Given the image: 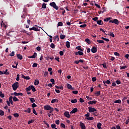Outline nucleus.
I'll list each match as a JSON object with an SVG mask.
<instances>
[{
    "mask_svg": "<svg viewBox=\"0 0 129 129\" xmlns=\"http://www.w3.org/2000/svg\"><path fill=\"white\" fill-rule=\"evenodd\" d=\"M26 90L27 92L28 91H30V90H32L33 92H36V89L35 88V87H34V86L33 85L29 86L28 87L26 88Z\"/></svg>",
    "mask_w": 129,
    "mask_h": 129,
    "instance_id": "obj_1",
    "label": "nucleus"
},
{
    "mask_svg": "<svg viewBox=\"0 0 129 129\" xmlns=\"http://www.w3.org/2000/svg\"><path fill=\"white\" fill-rule=\"evenodd\" d=\"M12 88H13V90L16 91L18 88H19V82H16L12 85Z\"/></svg>",
    "mask_w": 129,
    "mask_h": 129,
    "instance_id": "obj_2",
    "label": "nucleus"
},
{
    "mask_svg": "<svg viewBox=\"0 0 129 129\" xmlns=\"http://www.w3.org/2000/svg\"><path fill=\"white\" fill-rule=\"evenodd\" d=\"M49 6L52 7L53 9H55L56 10L59 9V8L58 7V6H57V5H56V3H55V2H52L50 3Z\"/></svg>",
    "mask_w": 129,
    "mask_h": 129,
    "instance_id": "obj_3",
    "label": "nucleus"
},
{
    "mask_svg": "<svg viewBox=\"0 0 129 129\" xmlns=\"http://www.w3.org/2000/svg\"><path fill=\"white\" fill-rule=\"evenodd\" d=\"M89 112L95 113V111H97V110L95 108H92V107H88Z\"/></svg>",
    "mask_w": 129,
    "mask_h": 129,
    "instance_id": "obj_4",
    "label": "nucleus"
},
{
    "mask_svg": "<svg viewBox=\"0 0 129 129\" xmlns=\"http://www.w3.org/2000/svg\"><path fill=\"white\" fill-rule=\"evenodd\" d=\"M63 115H64V116L68 118H70L71 116V115L69 114V111H66L64 113H63Z\"/></svg>",
    "mask_w": 129,
    "mask_h": 129,
    "instance_id": "obj_5",
    "label": "nucleus"
},
{
    "mask_svg": "<svg viewBox=\"0 0 129 129\" xmlns=\"http://www.w3.org/2000/svg\"><path fill=\"white\" fill-rule=\"evenodd\" d=\"M32 30H33V31H35V32H39V31H40V29L36 27H33L32 28H29L30 31H32Z\"/></svg>",
    "mask_w": 129,
    "mask_h": 129,
    "instance_id": "obj_6",
    "label": "nucleus"
},
{
    "mask_svg": "<svg viewBox=\"0 0 129 129\" xmlns=\"http://www.w3.org/2000/svg\"><path fill=\"white\" fill-rule=\"evenodd\" d=\"M103 83L104 84V86H107V85L106 84H110L111 82L110 81L107 80V81H103Z\"/></svg>",
    "mask_w": 129,
    "mask_h": 129,
    "instance_id": "obj_7",
    "label": "nucleus"
},
{
    "mask_svg": "<svg viewBox=\"0 0 129 129\" xmlns=\"http://www.w3.org/2000/svg\"><path fill=\"white\" fill-rule=\"evenodd\" d=\"M51 108L52 107H51V106L49 105H46L44 106V109H45V110H50V109H51Z\"/></svg>",
    "mask_w": 129,
    "mask_h": 129,
    "instance_id": "obj_8",
    "label": "nucleus"
},
{
    "mask_svg": "<svg viewBox=\"0 0 129 129\" xmlns=\"http://www.w3.org/2000/svg\"><path fill=\"white\" fill-rule=\"evenodd\" d=\"M78 111V109L77 108H74L72 111L70 112V114H72V113H76Z\"/></svg>",
    "mask_w": 129,
    "mask_h": 129,
    "instance_id": "obj_9",
    "label": "nucleus"
},
{
    "mask_svg": "<svg viewBox=\"0 0 129 129\" xmlns=\"http://www.w3.org/2000/svg\"><path fill=\"white\" fill-rule=\"evenodd\" d=\"M91 52L92 53H96V52H97V47H96L95 46H93L92 48H91Z\"/></svg>",
    "mask_w": 129,
    "mask_h": 129,
    "instance_id": "obj_10",
    "label": "nucleus"
},
{
    "mask_svg": "<svg viewBox=\"0 0 129 129\" xmlns=\"http://www.w3.org/2000/svg\"><path fill=\"white\" fill-rule=\"evenodd\" d=\"M26 13H27V12L26 11L25 9L23 10V15L21 16V18H23V19H25L26 18V17H27V14H26Z\"/></svg>",
    "mask_w": 129,
    "mask_h": 129,
    "instance_id": "obj_11",
    "label": "nucleus"
},
{
    "mask_svg": "<svg viewBox=\"0 0 129 129\" xmlns=\"http://www.w3.org/2000/svg\"><path fill=\"white\" fill-rule=\"evenodd\" d=\"M80 126L81 127V129H85V128H86V127L85 126V124H84V123H82V122H80Z\"/></svg>",
    "mask_w": 129,
    "mask_h": 129,
    "instance_id": "obj_12",
    "label": "nucleus"
},
{
    "mask_svg": "<svg viewBox=\"0 0 129 129\" xmlns=\"http://www.w3.org/2000/svg\"><path fill=\"white\" fill-rule=\"evenodd\" d=\"M75 54L77 56L78 55H80V56L84 55V53L81 51H78V52H75Z\"/></svg>",
    "mask_w": 129,
    "mask_h": 129,
    "instance_id": "obj_13",
    "label": "nucleus"
},
{
    "mask_svg": "<svg viewBox=\"0 0 129 129\" xmlns=\"http://www.w3.org/2000/svg\"><path fill=\"white\" fill-rule=\"evenodd\" d=\"M96 103H97V101L96 100L90 101L88 102V104H96Z\"/></svg>",
    "mask_w": 129,
    "mask_h": 129,
    "instance_id": "obj_14",
    "label": "nucleus"
},
{
    "mask_svg": "<svg viewBox=\"0 0 129 129\" xmlns=\"http://www.w3.org/2000/svg\"><path fill=\"white\" fill-rule=\"evenodd\" d=\"M36 56H37V53L34 52L32 56H28V58H29V59H31V58L34 59L36 57Z\"/></svg>",
    "mask_w": 129,
    "mask_h": 129,
    "instance_id": "obj_15",
    "label": "nucleus"
},
{
    "mask_svg": "<svg viewBox=\"0 0 129 129\" xmlns=\"http://www.w3.org/2000/svg\"><path fill=\"white\" fill-rule=\"evenodd\" d=\"M14 95H15V96H19L20 95L21 96H23V93H22L14 92Z\"/></svg>",
    "mask_w": 129,
    "mask_h": 129,
    "instance_id": "obj_16",
    "label": "nucleus"
},
{
    "mask_svg": "<svg viewBox=\"0 0 129 129\" xmlns=\"http://www.w3.org/2000/svg\"><path fill=\"white\" fill-rule=\"evenodd\" d=\"M17 57L18 59H19V60H23V56L20 54H17Z\"/></svg>",
    "mask_w": 129,
    "mask_h": 129,
    "instance_id": "obj_17",
    "label": "nucleus"
},
{
    "mask_svg": "<svg viewBox=\"0 0 129 129\" xmlns=\"http://www.w3.org/2000/svg\"><path fill=\"white\" fill-rule=\"evenodd\" d=\"M13 96H10L9 97V102H10L11 104H12V105H13L14 104V102H13Z\"/></svg>",
    "mask_w": 129,
    "mask_h": 129,
    "instance_id": "obj_18",
    "label": "nucleus"
},
{
    "mask_svg": "<svg viewBox=\"0 0 129 129\" xmlns=\"http://www.w3.org/2000/svg\"><path fill=\"white\" fill-rule=\"evenodd\" d=\"M113 23L115 24V25H118L119 24V21L117 19H114Z\"/></svg>",
    "mask_w": 129,
    "mask_h": 129,
    "instance_id": "obj_19",
    "label": "nucleus"
},
{
    "mask_svg": "<svg viewBox=\"0 0 129 129\" xmlns=\"http://www.w3.org/2000/svg\"><path fill=\"white\" fill-rule=\"evenodd\" d=\"M97 24L98 25H103V21L102 20H98L97 21Z\"/></svg>",
    "mask_w": 129,
    "mask_h": 129,
    "instance_id": "obj_20",
    "label": "nucleus"
},
{
    "mask_svg": "<svg viewBox=\"0 0 129 129\" xmlns=\"http://www.w3.org/2000/svg\"><path fill=\"white\" fill-rule=\"evenodd\" d=\"M76 48L77 50H79V51H81V52H83V49H82L81 46H77Z\"/></svg>",
    "mask_w": 129,
    "mask_h": 129,
    "instance_id": "obj_21",
    "label": "nucleus"
},
{
    "mask_svg": "<svg viewBox=\"0 0 129 129\" xmlns=\"http://www.w3.org/2000/svg\"><path fill=\"white\" fill-rule=\"evenodd\" d=\"M101 125H102V124H101V123H100V122H99V123H98V124L97 125V127L98 129H102V128H101Z\"/></svg>",
    "mask_w": 129,
    "mask_h": 129,
    "instance_id": "obj_22",
    "label": "nucleus"
},
{
    "mask_svg": "<svg viewBox=\"0 0 129 129\" xmlns=\"http://www.w3.org/2000/svg\"><path fill=\"white\" fill-rule=\"evenodd\" d=\"M24 112H27V113H31V108H28L27 109L25 110Z\"/></svg>",
    "mask_w": 129,
    "mask_h": 129,
    "instance_id": "obj_23",
    "label": "nucleus"
},
{
    "mask_svg": "<svg viewBox=\"0 0 129 129\" xmlns=\"http://www.w3.org/2000/svg\"><path fill=\"white\" fill-rule=\"evenodd\" d=\"M55 88H57V89H60L61 90H63V86L59 87L57 85H55Z\"/></svg>",
    "mask_w": 129,
    "mask_h": 129,
    "instance_id": "obj_24",
    "label": "nucleus"
},
{
    "mask_svg": "<svg viewBox=\"0 0 129 129\" xmlns=\"http://www.w3.org/2000/svg\"><path fill=\"white\" fill-rule=\"evenodd\" d=\"M39 83H40V81L38 80H35L34 81V85H39Z\"/></svg>",
    "mask_w": 129,
    "mask_h": 129,
    "instance_id": "obj_25",
    "label": "nucleus"
},
{
    "mask_svg": "<svg viewBox=\"0 0 129 129\" xmlns=\"http://www.w3.org/2000/svg\"><path fill=\"white\" fill-rule=\"evenodd\" d=\"M65 38H66V36L65 35H63V34L60 35V38L61 39V40H64Z\"/></svg>",
    "mask_w": 129,
    "mask_h": 129,
    "instance_id": "obj_26",
    "label": "nucleus"
},
{
    "mask_svg": "<svg viewBox=\"0 0 129 129\" xmlns=\"http://www.w3.org/2000/svg\"><path fill=\"white\" fill-rule=\"evenodd\" d=\"M55 102H58V99H53L51 101V103H55Z\"/></svg>",
    "mask_w": 129,
    "mask_h": 129,
    "instance_id": "obj_27",
    "label": "nucleus"
},
{
    "mask_svg": "<svg viewBox=\"0 0 129 129\" xmlns=\"http://www.w3.org/2000/svg\"><path fill=\"white\" fill-rule=\"evenodd\" d=\"M12 98H13V101L14 102L19 101V99H18V98H17V97L16 96L13 97Z\"/></svg>",
    "mask_w": 129,
    "mask_h": 129,
    "instance_id": "obj_28",
    "label": "nucleus"
},
{
    "mask_svg": "<svg viewBox=\"0 0 129 129\" xmlns=\"http://www.w3.org/2000/svg\"><path fill=\"white\" fill-rule=\"evenodd\" d=\"M114 103H121V100L120 99L115 100Z\"/></svg>",
    "mask_w": 129,
    "mask_h": 129,
    "instance_id": "obj_29",
    "label": "nucleus"
},
{
    "mask_svg": "<svg viewBox=\"0 0 129 129\" xmlns=\"http://www.w3.org/2000/svg\"><path fill=\"white\" fill-rule=\"evenodd\" d=\"M67 87V88H68V89H71V90L73 89H72V86L69 84H68Z\"/></svg>",
    "mask_w": 129,
    "mask_h": 129,
    "instance_id": "obj_30",
    "label": "nucleus"
},
{
    "mask_svg": "<svg viewBox=\"0 0 129 129\" xmlns=\"http://www.w3.org/2000/svg\"><path fill=\"white\" fill-rule=\"evenodd\" d=\"M66 46L68 48H70V42L69 41H67Z\"/></svg>",
    "mask_w": 129,
    "mask_h": 129,
    "instance_id": "obj_31",
    "label": "nucleus"
},
{
    "mask_svg": "<svg viewBox=\"0 0 129 129\" xmlns=\"http://www.w3.org/2000/svg\"><path fill=\"white\" fill-rule=\"evenodd\" d=\"M71 102H72V103H76L77 102V99H72L71 101Z\"/></svg>",
    "mask_w": 129,
    "mask_h": 129,
    "instance_id": "obj_32",
    "label": "nucleus"
},
{
    "mask_svg": "<svg viewBox=\"0 0 129 129\" xmlns=\"http://www.w3.org/2000/svg\"><path fill=\"white\" fill-rule=\"evenodd\" d=\"M86 119H87V120H93L94 118L93 117H88L86 118Z\"/></svg>",
    "mask_w": 129,
    "mask_h": 129,
    "instance_id": "obj_33",
    "label": "nucleus"
},
{
    "mask_svg": "<svg viewBox=\"0 0 129 129\" xmlns=\"http://www.w3.org/2000/svg\"><path fill=\"white\" fill-rule=\"evenodd\" d=\"M13 115H14V117H19L20 116V115L18 113H14Z\"/></svg>",
    "mask_w": 129,
    "mask_h": 129,
    "instance_id": "obj_34",
    "label": "nucleus"
},
{
    "mask_svg": "<svg viewBox=\"0 0 129 129\" xmlns=\"http://www.w3.org/2000/svg\"><path fill=\"white\" fill-rule=\"evenodd\" d=\"M115 83L116 84H117L118 85H119V84H121V82H120V80H117L115 81Z\"/></svg>",
    "mask_w": 129,
    "mask_h": 129,
    "instance_id": "obj_35",
    "label": "nucleus"
},
{
    "mask_svg": "<svg viewBox=\"0 0 129 129\" xmlns=\"http://www.w3.org/2000/svg\"><path fill=\"white\" fill-rule=\"evenodd\" d=\"M0 115H1V116L5 115V112L2 110H0Z\"/></svg>",
    "mask_w": 129,
    "mask_h": 129,
    "instance_id": "obj_36",
    "label": "nucleus"
},
{
    "mask_svg": "<svg viewBox=\"0 0 129 129\" xmlns=\"http://www.w3.org/2000/svg\"><path fill=\"white\" fill-rule=\"evenodd\" d=\"M97 42H98V43H99V44H101V43L104 44V41L103 40H97Z\"/></svg>",
    "mask_w": 129,
    "mask_h": 129,
    "instance_id": "obj_37",
    "label": "nucleus"
},
{
    "mask_svg": "<svg viewBox=\"0 0 129 129\" xmlns=\"http://www.w3.org/2000/svg\"><path fill=\"white\" fill-rule=\"evenodd\" d=\"M101 92L100 91L96 92V93L95 94L96 96H99L100 95Z\"/></svg>",
    "mask_w": 129,
    "mask_h": 129,
    "instance_id": "obj_38",
    "label": "nucleus"
},
{
    "mask_svg": "<svg viewBox=\"0 0 129 129\" xmlns=\"http://www.w3.org/2000/svg\"><path fill=\"white\" fill-rule=\"evenodd\" d=\"M0 97H1L2 98H4V97H5V94H3L2 91H0Z\"/></svg>",
    "mask_w": 129,
    "mask_h": 129,
    "instance_id": "obj_39",
    "label": "nucleus"
},
{
    "mask_svg": "<svg viewBox=\"0 0 129 129\" xmlns=\"http://www.w3.org/2000/svg\"><path fill=\"white\" fill-rule=\"evenodd\" d=\"M108 36H110V37H112V38H114L115 36L113 33L110 32V34H108Z\"/></svg>",
    "mask_w": 129,
    "mask_h": 129,
    "instance_id": "obj_40",
    "label": "nucleus"
},
{
    "mask_svg": "<svg viewBox=\"0 0 129 129\" xmlns=\"http://www.w3.org/2000/svg\"><path fill=\"white\" fill-rule=\"evenodd\" d=\"M85 42H87V43H88V44H91V41H90V40L88 38H86L85 39Z\"/></svg>",
    "mask_w": 129,
    "mask_h": 129,
    "instance_id": "obj_41",
    "label": "nucleus"
},
{
    "mask_svg": "<svg viewBox=\"0 0 129 129\" xmlns=\"http://www.w3.org/2000/svg\"><path fill=\"white\" fill-rule=\"evenodd\" d=\"M37 66H38V63H36V62H34V63H33V64L32 65V67H33V68H36V67H37Z\"/></svg>",
    "mask_w": 129,
    "mask_h": 129,
    "instance_id": "obj_42",
    "label": "nucleus"
},
{
    "mask_svg": "<svg viewBox=\"0 0 129 129\" xmlns=\"http://www.w3.org/2000/svg\"><path fill=\"white\" fill-rule=\"evenodd\" d=\"M1 26H2V27H4V28H7V25H6L5 23H4V22H3V21L1 23Z\"/></svg>",
    "mask_w": 129,
    "mask_h": 129,
    "instance_id": "obj_43",
    "label": "nucleus"
},
{
    "mask_svg": "<svg viewBox=\"0 0 129 129\" xmlns=\"http://www.w3.org/2000/svg\"><path fill=\"white\" fill-rule=\"evenodd\" d=\"M42 9H46V8H47V6H46V3H44L42 4Z\"/></svg>",
    "mask_w": 129,
    "mask_h": 129,
    "instance_id": "obj_44",
    "label": "nucleus"
},
{
    "mask_svg": "<svg viewBox=\"0 0 129 129\" xmlns=\"http://www.w3.org/2000/svg\"><path fill=\"white\" fill-rule=\"evenodd\" d=\"M57 26L58 27L63 26V23H62V22H59L57 24Z\"/></svg>",
    "mask_w": 129,
    "mask_h": 129,
    "instance_id": "obj_45",
    "label": "nucleus"
},
{
    "mask_svg": "<svg viewBox=\"0 0 129 129\" xmlns=\"http://www.w3.org/2000/svg\"><path fill=\"white\" fill-rule=\"evenodd\" d=\"M110 19H111V18H110V17L104 19V22H108V21H109V20H110Z\"/></svg>",
    "mask_w": 129,
    "mask_h": 129,
    "instance_id": "obj_46",
    "label": "nucleus"
},
{
    "mask_svg": "<svg viewBox=\"0 0 129 129\" xmlns=\"http://www.w3.org/2000/svg\"><path fill=\"white\" fill-rule=\"evenodd\" d=\"M30 100L32 103H34V102H35V99H34V98H30Z\"/></svg>",
    "mask_w": 129,
    "mask_h": 129,
    "instance_id": "obj_47",
    "label": "nucleus"
},
{
    "mask_svg": "<svg viewBox=\"0 0 129 129\" xmlns=\"http://www.w3.org/2000/svg\"><path fill=\"white\" fill-rule=\"evenodd\" d=\"M8 69H6L5 72H4V74H5V75H9L10 74L9 72H8Z\"/></svg>",
    "mask_w": 129,
    "mask_h": 129,
    "instance_id": "obj_48",
    "label": "nucleus"
},
{
    "mask_svg": "<svg viewBox=\"0 0 129 129\" xmlns=\"http://www.w3.org/2000/svg\"><path fill=\"white\" fill-rule=\"evenodd\" d=\"M126 68H127V67H126V66H123V67H121L120 66V70H122L123 69H125Z\"/></svg>",
    "mask_w": 129,
    "mask_h": 129,
    "instance_id": "obj_49",
    "label": "nucleus"
},
{
    "mask_svg": "<svg viewBox=\"0 0 129 129\" xmlns=\"http://www.w3.org/2000/svg\"><path fill=\"white\" fill-rule=\"evenodd\" d=\"M87 25L86 24L80 26V28H85Z\"/></svg>",
    "mask_w": 129,
    "mask_h": 129,
    "instance_id": "obj_50",
    "label": "nucleus"
},
{
    "mask_svg": "<svg viewBox=\"0 0 129 129\" xmlns=\"http://www.w3.org/2000/svg\"><path fill=\"white\" fill-rule=\"evenodd\" d=\"M10 56H11V57H13V56H15V51H12V52L10 54Z\"/></svg>",
    "mask_w": 129,
    "mask_h": 129,
    "instance_id": "obj_51",
    "label": "nucleus"
},
{
    "mask_svg": "<svg viewBox=\"0 0 129 129\" xmlns=\"http://www.w3.org/2000/svg\"><path fill=\"white\" fill-rule=\"evenodd\" d=\"M50 47L52 48V49H55V44L52 43L50 45Z\"/></svg>",
    "mask_w": 129,
    "mask_h": 129,
    "instance_id": "obj_52",
    "label": "nucleus"
},
{
    "mask_svg": "<svg viewBox=\"0 0 129 129\" xmlns=\"http://www.w3.org/2000/svg\"><path fill=\"white\" fill-rule=\"evenodd\" d=\"M16 80L17 81H20V75L18 74L17 75Z\"/></svg>",
    "mask_w": 129,
    "mask_h": 129,
    "instance_id": "obj_53",
    "label": "nucleus"
},
{
    "mask_svg": "<svg viewBox=\"0 0 129 129\" xmlns=\"http://www.w3.org/2000/svg\"><path fill=\"white\" fill-rule=\"evenodd\" d=\"M60 126H61V127H63V128H65V127H66V126L65 125V124L61 123L60 124Z\"/></svg>",
    "mask_w": 129,
    "mask_h": 129,
    "instance_id": "obj_54",
    "label": "nucleus"
},
{
    "mask_svg": "<svg viewBox=\"0 0 129 129\" xmlns=\"http://www.w3.org/2000/svg\"><path fill=\"white\" fill-rule=\"evenodd\" d=\"M18 63L17 62V63H16V66H14V65H13L12 66V67H13V68H15V69H17V68H18Z\"/></svg>",
    "mask_w": 129,
    "mask_h": 129,
    "instance_id": "obj_55",
    "label": "nucleus"
},
{
    "mask_svg": "<svg viewBox=\"0 0 129 129\" xmlns=\"http://www.w3.org/2000/svg\"><path fill=\"white\" fill-rule=\"evenodd\" d=\"M92 20H93V21H97V20H98V17H95L92 18Z\"/></svg>",
    "mask_w": 129,
    "mask_h": 129,
    "instance_id": "obj_56",
    "label": "nucleus"
},
{
    "mask_svg": "<svg viewBox=\"0 0 129 129\" xmlns=\"http://www.w3.org/2000/svg\"><path fill=\"white\" fill-rule=\"evenodd\" d=\"M85 116H86V117H89V116H90V113L88 112L85 115Z\"/></svg>",
    "mask_w": 129,
    "mask_h": 129,
    "instance_id": "obj_57",
    "label": "nucleus"
},
{
    "mask_svg": "<svg viewBox=\"0 0 129 129\" xmlns=\"http://www.w3.org/2000/svg\"><path fill=\"white\" fill-rule=\"evenodd\" d=\"M59 55L60 56H63V55H64V52H63V51H59Z\"/></svg>",
    "mask_w": 129,
    "mask_h": 129,
    "instance_id": "obj_58",
    "label": "nucleus"
},
{
    "mask_svg": "<svg viewBox=\"0 0 129 129\" xmlns=\"http://www.w3.org/2000/svg\"><path fill=\"white\" fill-rule=\"evenodd\" d=\"M92 80L93 82H95V81H96V77L92 78Z\"/></svg>",
    "mask_w": 129,
    "mask_h": 129,
    "instance_id": "obj_59",
    "label": "nucleus"
},
{
    "mask_svg": "<svg viewBox=\"0 0 129 129\" xmlns=\"http://www.w3.org/2000/svg\"><path fill=\"white\" fill-rule=\"evenodd\" d=\"M109 59L111 60V61H114L115 58L113 56H111Z\"/></svg>",
    "mask_w": 129,
    "mask_h": 129,
    "instance_id": "obj_60",
    "label": "nucleus"
},
{
    "mask_svg": "<svg viewBox=\"0 0 129 129\" xmlns=\"http://www.w3.org/2000/svg\"><path fill=\"white\" fill-rule=\"evenodd\" d=\"M72 92L74 94H78V91H73Z\"/></svg>",
    "mask_w": 129,
    "mask_h": 129,
    "instance_id": "obj_61",
    "label": "nucleus"
},
{
    "mask_svg": "<svg viewBox=\"0 0 129 129\" xmlns=\"http://www.w3.org/2000/svg\"><path fill=\"white\" fill-rule=\"evenodd\" d=\"M51 127L52 128H56V124H51Z\"/></svg>",
    "mask_w": 129,
    "mask_h": 129,
    "instance_id": "obj_62",
    "label": "nucleus"
},
{
    "mask_svg": "<svg viewBox=\"0 0 129 129\" xmlns=\"http://www.w3.org/2000/svg\"><path fill=\"white\" fill-rule=\"evenodd\" d=\"M114 54L115 56H118V57H119V53H118L117 52H115Z\"/></svg>",
    "mask_w": 129,
    "mask_h": 129,
    "instance_id": "obj_63",
    "label": "nucleus"
},
{
    "mask_svg": "<svg viewBox=\"0 0 129 129\" xmlns=\"http://www.w3.org/2000/svg\"><path fill=\"white\" fill-rule=\"evenodd\" d=\"M32 107H33V108H35V107H37V105L35 103H33L32 104Z\"/></svg>",
    "mask_w": 129,
    "mask_h": 129,
    "instance_id": "obj_64",
    "label": "nucleus"
}]
</instances>
